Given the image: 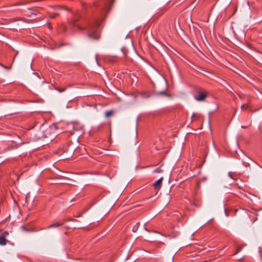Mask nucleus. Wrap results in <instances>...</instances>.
Returning <instances> with one entry per match:
<instances>
[{
    "label": "nucleus",
    "instance_id": "12",
    "mask_svg": "<svg viewBox=\"0 0 262 262\" xmlns=\"http://www.w3.org/2000/svg\"><path fill=\"white\" fill-rule=\"evenodd\" d=\"M158 95H166V92H159L158 93Z\"/></svg>",
    "mask_w": 262,
    "mask_h": 262
},
{
    "label": "nucleus",
    "instance_id": "3",
    "mask_svg": "<svg viewBox=\"0 0 262 262\" xmlns=\"http://www.w3.org/2000/svg\"><path fill=\"white\" fill-rule=\"evenodd\" d=\"M207 97L206 93L204 91H200L199 92L198 95L194 96V99L198 101H204Z\"/></svg>",
    "mask_w": 262,
    "mask_h": 262
},
{
    "label": "nucleus",
    "instance_id": "15",
    "mask_svg": "<svg viewBox=\"0 0 262 262\" xmlns=\"http://www.w3.org/2000/svg\"><path fill=\"white\" fill-rule=\"evenodd\" d=\"M0 66H1L2 67H3V68H5V69H10V68L7 67H6V66H4V65H3V64H1V63H0Z\"/></svg>",
    "mask_w": 262,
    "mask_h": 262
},
{
    "label": "nucleus",
    "instance_id": "9",
    "mask_svg": "<svg viewBox=\"0 0 262 262\" xmlns=\"http://www.w3.org/2000/svg\"><path fill=\"white\" fill-rule=\"evenodd\" d=\"M139 225H140V223H137L133 227V231L134 232H136L138 229V228L139 227Z\"/></svg>",
    "mask_w": 262,
    "mask_h": 262
},
{
    "label": "nucleus",
    "instance_id": "19",
    "mask_svg": "<svg viewBox=\"0 0 262 262\" xmlns=\"http://www.w3.org/2000/svg\"><path fill=\"white\" fill-rule=\"evenodd\" d=\"M160 234L161 235H162V236H165V237L168 236L167 235H165V234H162V233H160Z\"/></svg>",
    "mask_w": 262,
    "mask_h": 262
},
{
    "label": "nucleus",
    "instance_id": "14",
    "mask_svg": "<svg viewBox=\"0 0 262 262\" xmlns=\"http://www.w3.org/2000/svg\"><path fill=\"white\" fill-rule=\"evenodd\" d=\"M198 117V115L193 113L192 115V116H191V119H193L194 118H195V117Z\"/></svg>",
    "mask_w": 262,
    "mask_h": 262
},
{
    "label": "nucleus",
    "instance_id": "2",
    "mask_svg": "<svg viewBox=\"0 0 262 262\" xmlns=\"http://www.w3.org/2000/svg\"><path fill=\"white\" fill-rule=\"evenodd\" d=\"M56 131V127L55 125L50 126L44 132L43 136L45 138H50L52 140L57 135Z\"/></svg>",
    "mask_w": 262,
    "mask_h": 262
},
{
    "label": "nucleus",
    "instance_id": "6",
    "mask_svg": "<svg viewBox=\"0 0 262 262\" xmlns=\"http://www.w3.org/2000/svg\"><path fill=\"white\" fill-rule=\"evenodd\" d=\"M114 112L113 110L107 111L105 112L104 116L106 118H109L110 116H111L114 114Z\"/></svg>",
    "mask_w": 262,
    "mask_h": 262
},
{
    "label": "nucleus",
    "instance_id": "10",
    "mask_svg": "<svg viewBox=\"0 0 262 262\" xmlns=\"http://www.w3.org/2000/svg\"><path fill=\"white\" fill-rule=\"evenodd\" d=\"M162 171V170L160 168V167H158L154 170V172L155 173H160Z\"/></svg>",
    "mask_w": 262,
    "mask_h": 262
},
{
    "label": "nucleus",
    "instance_id": "7",
    "mask_svg": "<svg viewBox=\"0 0 262 262\" xmlns=\"http://www.w3.org/2000/svg\"><path fill=\"white\" fill-rule=\"evenodd\" d=\"M241 108L242 110H250V107L248 103L242 105Z\"/></svg>",
    "mask_w": 262,
    "mask_h": 262
},
{
    "label": "nucleus",
    "instance_id": "23",
    "mask_svg": "<svg viewBox=\"0 0 262 262\" xmlns=\"http://www.w3.org/2000/svg\"><path fill=\"white\" fill-rule=\"evenodd\" d=\"M242 128H245V127L244 126H242Z\"/></svg>",
    "mask_w": 262,
    "mask_h": 262
},
{
    "label": "nucleus",
    "instance_id": "5",
    "mask_svg": "<svg viewBox=\"0 0 262 262\" xmlns=\"http://www.w3.org/2000/svg\"><path fill=\"white\" fill-rule=\"evenodd\" d=\"M6 240L5 238V235H0V245H5L6 244Z\"/></svg>",
    "mask_w": 262,
    "mask_h": 262
},
{
    "label": "nucleus",
    "instance_id": "1",
    "mask_svg": "<svg viewBox=\"0 0 262 262\" xmlns=\"http://www.w3.org/2000/svg\"><path fill=\"white\" fill-rule=\"evenodd\" d=\"M114 0H102L96 5L99 8L101 15L99 18H95L90 21L88 24L84 28L80 27L76 24V22L80 18V15L76 12L73 15V18L70 21V24L74 30L75 28L80 30L85 29L88 32V37L92 40H98L99 38V35L98 31V27L101 21L104 18L106 14L108 12L112 7V4Z\"/></svg>",
    "mask_w": 262,
    "mask_h": 262
},
{
    "label": "nucleus",
    "instance_id": "8",
    "mask_svg": "<svg viewBox=\"0 0 262 262\" xmlns=\"http://www.w3.org/2000/svg\"><path fill=\"white\" fill-rule=\"evenodd\" d=\"M61 225H62V224H61V223H54L53 224H51V225H49L47 227V228L50 229V228H52L58 227H59V226H60Z\"/></svg>",
    "mask_w": 262,
    "mask_h": 262
},
{
    "label": "nucleus",
    "instance_id": "20",
    "mask_svg": "<svg viewBox=\"0 0 262 262\" xmlns=\"http://www.w3.org/2000/svg\"><path fill=\"white\" fill-rule=\"evenodd\" d=\"M228 176L231 178H232V177H231V173L230 172L228 173Z\"/></svg>",
    "mask_w": 262,
    "mask_h": 262
},
{
    "label": "nucleus",
    "instance_id": "13",
    "mask_svg": "<svg viewBox=\"0 0 262 262\" xmlns=\"http://www.w3.org/2000/svg\"><path fill=\"white\" fill-rule=\"evenodd\" d=\"M56 90L59 92H63L65 90V89L58 88L56 89Z\"/></svg>",
    "mask_w": 262,
    "mask_h": 262
},
{
    "label": "nucleus",
    "instance_id": "18",
    "mask_svg": "<svg viewBox=\"0 0 262 262\" xmlns=\"http://www.w3.org/2000/svg\"><path fill=\"white\" fill-rule=\"evenodd\" d=\"M136 136H137V127L136 126Z\"/></svg>",
    "mask_w": 262,
    "mask_h": 262
},
{
    "label": "nucleus",
    "instance_id": "21",
    "mask_svg": "<svg viewBox=\"0 0 262 262\" xmlns=\"http://www.w3.org/2000/svg\"><path fill=\"white\" fill-rule=\"evenodd\" d=\"M96 60L97 62L98 63V61H97V55L96 56Z\"/></svg>",
    "mask_w": 262,
    "mask_h": 262
},
{
    "label": "nucleus",
    "instance_id": "11",
    "mask_svg": "<svg viewBox=\"0 0 262 262\" xmlns=\"http://www.w3.org/2000/svg\"><path fill=\"white\" fill-rule=\"evenodd\" d=\"M121 51L124 54V56L125 57L126 56V49L125 48H122L121 49Z\"/></svg>",
    "mask_w": 262,
    "mask_h": 262
},
{
    "label": "nucleus",
    "instance_id": "16",
    "mask_svg": "<svg viewBox=\"0 0 262 262\" xmlns=\"http://www.w3.org/2000/svg\"><path fill=\"white\" fill-rule=\"evenodd\" d=\"M8 232L7 231L4 232L1 235H5V236L8 235Z\"/></svg>",
    "mask_w": 262,
    "mask_h": 262
},
{
    "label": "nucleus",
    "instance_id": "4",
    "mask_svg": "<svg viewBox=\"0 0 262 262\" xmlns=\"http://www.w3.org/2000/svg\"><path fill=\"white\" fill-rule=\"evenodd\" d=\"M162 180L163 178H161L154 183V186L155 189H159L160 188Z\"/></svg>",
    "mask_w": 262,
    "mask_h": 262
},
{
    "label": "nucleus",
    "instance_id": "17",
    "mask_svg": "<svg viewBox=\"0 0 262 262\" xmlns=\"http://www.w3.org/2000/svg\"><path fill=\"white\" fill-rule=\"evenodd\" d=\"M58 13H55V14L52 16V17H55L56 16L58 15Z\"/></svg>",
    "mask_w": 262,
    "mask_h": 262
},
{
    "label": "nucleus",
    "instance_id": "22",
    "mask_svg": "<svg viewBox=\"0 0 262 262\" xmlns=\"http://www.w3.org/2000/svg\"><path fill=\"white\" fill-rule=\"evenodd\" d=\"M66 9L68 11H69V9L68 8H66Z\"/></svg>",
    "mask_w": 262,
    "mask_h": 262
}]
</instances>
